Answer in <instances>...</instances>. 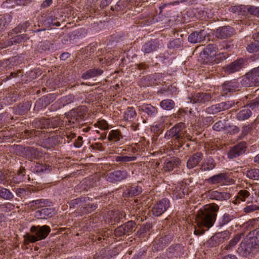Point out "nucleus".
I'll use <instances>...</instances> for the list:
<instances>
[{
	"mask_svg": "<svg viewBox=\"0 0 259 259\" xmlns=\"http://www.w3.org/2000/svg\"><path fill=\"white\" fill-rule=\"evenodd\" d=\"M219 209V206L217 204L211 203L205 205L203 209L198 211L195 219V235H203L213 226Z\"/></svg>",
	"mask_w": 259,
	"mask_h": 259,
	"instance_id": "f257e3e1",
	"label": "nucleus"
},
{
	"mask_svg": "<svg viewBox=\"0 0 259 259\" xmlns=\"http://www.w3.org/2000/svg\"><path fill=\"white\" fill-rule=\"evenodd\" d=\"M167 139H172L178 143L179 146L182 147L186 140L192 141L191 135L187 133L185 123L181 122L167 131L165 134Z\"/></svg>",
	"mask_w": 259,
	"mask_h": 259,
	"instance_id": "f03ea898",
	"label": "nucleus"
},
{
	"mask_svg": "<svg viewBox=\"0 0 259 259\" xmlns=\"http://www.w3.org/2000/svg\"><path fill=\"white\" fill-rule=\"evenodd\" d=\"M31 234H27L25 236V243H34L36 241L45 239L51 232V228L47 225L32 226L30 228Z\"/></svg>",
	"mask_w": 259,
	"mask_h": 259,
	"instance_id": "7ed1b4c3",
	"label": "nucleus"
},
{
	"mask_svg": "<svg viewBox=\"0 0 259 259\" xmlns=\"http://www.w3.org/2000/svg\"><path fill=\"white\" fill-rule=\"evenodd\" d=\"M137 152L135 148L128 147L127 149H123L120 154L113 156L112 161L117 162L120 166H125L128 162L137 160Z\"/></svg>",
	"mask_w": 259,
	"mask_h": 259,
	"instance_id": "20e7f679",
	"label": "nucleus"
},
{
	"mask_svg": "<svg viewBox=\"0 0 259 259\" xmlns=\"http://www.w3.org/2000/svg\"><path fill=\"white\" fill-rule=\"evenodd\" d=\"M259 251V246L248 238L243 240L238 248L239 254L244 257H252Z\"/></svg>",
	"mask_w": 259,
	"mask_h": 259,
	"instance_id": "39448f33",
	"label": "nucleus"
},
{
	"mask_svg": "<svg viewBox=\"0 0 259 259\" xmlns=\"http://www.w3.org/2000/svg\"><path fill=\"white\" fill-rule=\"evenodd\" d=\"M88 111L87 108L81 106L70 112V117L68 120V125L71 127H77L80 121L84 120Z\"/></svg>",
	"mask_w": 259,
	"mask_h": 259,
	"instance_id": "423d86ee",
	"label": "nucleus"
},
{
	"mask_svg": "<svg viewBox=\"0 0 259 259\" xmlns=\"http://www.w3.org/2000/svg\"><path fill=\"white\" fill-rule=\"evenodd\" d=\"M240 83L245 87L259 86V66L246 73L242 77Z\"/></svg>",
	"mask_w": 259,
	"mask_h": 259,
	"instance_id": "0eeeda50",
	"label": "nucleus"
},
{
	"mask_svg": "<svg viewBox=\"0 0 259 259\" xmlns=\"http://www.w3.org/2000/svg\"><path fill=\"white\" fill-rule=\"evenodd\" d=\"M207 183L215 185H227L233 184L234 180L230 179L226 173H220L206 179Z\"/></svg>",
	"mask_w": 259,
	"mask_h": 259,
	"instance_id": "6e6552de",
	"label": "nucleus"
},
{
	"mask_svg": "<svg viewBox=\"0 0 259 259\" xmlns=\"http://www.w3.org/2000/svg\"><path fill=\"white\" fill-rule=\"evenodd\" d=\"M219 48L215 44L207 45L201 52L200 56L206 63H213V59L218 53Z\"/></svg>",
	"mask_w": 259,
	"mask_h": 259,
	"instance_id": "1a4fd4ad",
	"label": "nucleus"
},
{
	"mask_svg": "<svg viewBox=\"0 0 259 259\" xmlns=\"http://www.w3.org/2000/svg\"><path fill=\"white\" fill-rule=\"evenodd\" d=\"M129 175L125 170H115L105 175V180L111 183L121 182L126 179Z\"/></svg>",
	"mask_w": 259,
	"mask_h": 259,
	"instance_id": "9d476101",
	"label": "nucleus"
},
{
	"mask_svg": "<svg viewBox=\"0 0 259 259\" xmlns=\"http://www.w3.org/2000/svg\"><path fill=\"white\" fill-rule=\"evenodd\" d=\"M189 185L184 182H181L175 186L173 190L172 197L174 199H181L189 194Z\"/></svg>",
	"mask_w": 259,
	"mask_h": 259,
	"instance_id": "9b49d317",
	"label": "nucleus"
},
{
	"mask_svg": "<svg viewBox=\"0 0 259 259\" xmlns=\"http://www.w3.org/2000/svg\"><path fill=\"white\" fill-rule=\"evenodd\" d=\"M169 206V200L166 198H163L153 206L152 209V214L155 217L160 216L168 208Z\"/></svg>",
	"mask_w": 259,
	"mask_h": 259,
	"instance_id": "f8f14e48",
	"label": "nucleus"
},
{
	"mask_svg": "<svg viewBox=\"0 0 259 259\" xmlns=\"http://www.w3.org/2000/svg\"><path fill=\"white\" fill-rule=\"evenodd\" d=\"M125 217L124 212L120 210H112L109 211L105 218V221L111 225L119 223L120 220Z\"/></svg>",
	"mask_w": 259,
	"mask_h": 259,
	"instance_id": "ddd939ff",
	"label": "nucleus"
},
{
	"mask_svg": "<svg viewBox=\"0 0 259 259\" xmlns=\"http://www.w3.org/2000/svg\"><path fill=\"white\" fill-rule=\"evenodd\" d=\"M229 236V232L227 231L217 233L209 239L207 244L210 247L216 246L223 243L225 240L228 239Z\"/></svg>",
	"mask_w": 259,
	"mask_h": 259,
	"instance_id": "4468645a",
	"label": "nucleus"
},
{
	"mask_svg": "<svg viewBox=\"0 0 259 259\" xmlns=\"http://www.w3.org/2000/svg\"><path fill=\"white\" fill-rule=\"evenodd\" d=\"M234 105V102L232 101L221 102L207 108L205 111L208 114H216L222 111L226 110L230 108L233 107Z\"/></svg>",
	"mask_w": 259,
	"mask_h": 259,
	"instance_id": "2eb2a0df",
	"label": "nucleus"
},
{
	"mask_svg": "<svg viewBox=\"0 0 259 259\" xmlns=\"http://www.w3.org/2000/svg\"><path fill=\"white\" fill-rule=\"evenodd\" d=\"M212 96L208 93H195L189 97L190 102L193 104H205L211 100Z\"/></svg>",
	"mask_w": 259,
	"mask_h": 259,
	"instance_id": "dca6fc26",
	"label": "nucleus"
},
{
	"mask_svg": "<svg viewBox=\"0 0 259 259\" xmlns=\"http://www.w3.org/2000/svg\"><path fill=\"white\" fill-rule=\"evenodd\" d=\"M246 143L241 142L238 143L231 148L228 153V157L230 159H233L243 154L246 148Z\"/></svg>",
	"mask_w": 259,
	"mask_h": 259,
	"instance_id": "f3484780",
	"label": "nucleus"
},
{
	"mask_svg": "<svg viewBox=\"0 0 259 259\" xmlns=\"http://www.w3.org/2000/svg\"><path fill=\"white\" fill-rule=\"evenodd\" d=\"M203 154L200 152H197L191 155L186 162V166L188 169H191L196 167L202 160Z\"/></svg>",
	"mask_w": 259,
	"mask_h": 259,
	"instance_id": "a211bd4d",
	"label": "nucleus"
},
{
	"mask_svg": "<svg viewBox=\"0 0 259 259\" xmlns=\"http://www.w3.org/2000/svg\"><path fill=\"white\" fill-rule=\"evenodd\" d=\"M239 83L237 81L233 80L226 81L222 86V96L226 95L228 93H232L239 90Z\"/></svg>",
	"mask_w": 259,
	"mask_h": 259,
	"instance_id": "6ab92c4d",
	"label": "nucleus"
},
{
	"mask_svg": "<svg viewBox=\"0 0 259 259\" xmlns=\"http://www.w3.org/2000/svg\"><path fill=\"white\" fill-rule=\"evenodd\" d=\"M246 63V61L243 59H238L225 68V71L228 74H232L239 71Z\"/></svg>",
	"mask_w": 259,
	"mask_h": 259,
	"instance_id": "aec40b11",
	"label": "nucleus"
},
{
	"mask_svg": "<svg viewBox=\"0 0 259 259\" xmlns=\"http://www.w3.org/2000/svg\"><path fill=\"white\" fill-rule=\"evenodd\" d=\"M207 33L204 30H200L192 32L188 36L189 42L193 44L201 42L205 40Z\"/></svg>",
	"mask_w": 259,
	"mask_h": 259,
	"instance_id": "412c9836",
	"label": "nucleus"
},
{
	"mask_svg": "<svg viewBox=\"0 0 259 259\" xmlns=\"http://www.w3.org/2000/svg\"><path fill=\"white\" fill-rule=\"evenodd\" d=\"M181 163V160L177 157H171L166 159L163 164V170L170 171L178 167Z\"/></svg>",
	"mask_w": 259,
	"mask_h": 259,
	"instance_id": "4be33fe9",
	"label": "nucleus"
},
{
	"mask_svg": "<svg viewBox=\"0 0 259 259\" xmlns=\"http://www.w3.org/2000/svg\"><path fill=\"white\" fill-rule=\"evenodd\" d=\"M234 30L230 26H224L217 29L215 36L217 38L224 39L233 35Z\"/></svg>",
	"mask_w": 259,
	"mask_h": 259,
	"instance_id": "5701e85b",
	"label": "nucleus"
},
{
	"mask_svg": "<svg viewBox=\"0 0 259 259\" xmlns=\"http://www.w3.org/2000/svg\"><path fill=\"white\" fill-rule=\"evenodd\" d=\"M51 202L48 199H40L30 201L28 203V207L33 210L41 207L50 206Z\"/></svg>",
	"mask_w": 259,
	"mask_h": 259,
	"instance_id": "b1692460",
	"label": "nucleus"
},
{
	"mask_svg": "<svg viewBox=\"0 0 259 259\" xmlns=\"http://www.w3.org/2000/svg\"><path fill=\"white\" fill-rule=\"evenodd\" d=\"M208 196L210 199L218 201L226 200L231 197L229 193L219 192L218 191H209Z\"/></svg>",
	"mask_w": 259,
	"mask_h": 259,
	"instance_id": "393cba45",
	"label": "nucleus"
},
{
	"mask_svg": "<svg viewBox=\"0 0 259 259\" xmlns=\"http://www.w3.org/2000/svg\"><path fill=\"white\" fill-rule=\"evenodd\" d=\"M216 166L215 160L211 157H209L203 161L199 165V170L202 171H210Z\"/></svg>",
	"mask_w": 259,
	"mask_h": 259,
	"instance_id": "a878e982",
	"label": "nucleus"
},
{
	"mask_svg": "<svg viewBox=\"0 0 259 259\" xmlns=\"http://www.w3.org/2000/svg\"><path fill=\"white\" fill-rule=\"evenodd\" d=\"M103 73V70L100 68H91L83 72L81 75V77L84 79H89L99 76L101 75Z\"/></svg>",
	"mask_w": 259,
	"mask_h": 259,
	"instance_id": "bb28decb",
	"label": "nucleus"
},
{
	"mask_svg": "<svg viewBox=\"0 0 259 259\" xmlns=\"http://www.w3.org/2000/svg\"><path fill=\"white\" fill-rule=\"evenodd\" d=\"M183 248L182 246L179 245H176L169 248L167 252V255L168 257L170 258H177L183 255Z\"/></svg>",
	"mask_w": 259,
	"mask_h": 259,
	"instance_id": "cd10ccee",
	"label": "nucleus"
},
{
	"mask_svg": "<svg viewBox=\"0 0 259 259\" xmlns=\"http://www.w3.org/2000/svg\"><path fill=\"white\" fill-rule=\"evenodd\" d=\"M54 213L53 208H44L37 210L35 212V217L38 219H45L47 218H51Z\"/></svg>",
	"mask_w": 259,
	"mask_h": 259,
	"instance_id": "c85d7f7f",
	"label": "nucleus"
},
{
	"mask_svg": "<svg viewBox=\"0 0 259 259\" xmlns=\"http://www.w3.org/2000/svg\"><path fill=\"white\" fill-rule=\"evenodd\" d=\"M159 48L158 41L155 39L146 42L142 47V51L145 53H150L157 50Z\"/></svg>",
	"mask_w": 259,
	"mask_h": 259,
	"instance_id": "c756f323",
	"label": "nucleus"
},
{
	"mask_svg": "<svg viewBox=\"0 0 259 259\" xmlns=\"http://www.w3.org/2000/svg\"><path fill=\"white\" fill-rule=\"evenodd\" d=\"M142 192L141 187L137 185H132L127 188L123 192V196L125 197H134L139 195Z\"/></svg>",
	"mask_w": 259,
	"mask_h": 259,
	"instance_id": "7c9ffc66",
	"label": "nucleus"
},
{
	"mask_svg": "<svg viewBox=\"0 0 259 259\" xmlns=\"http://www.w3.org/2000/svg\"><path fill=\"white\" fill-rule=\"evenodd\" d=\"M139 109L146 113L150 117L156 116L158 113L157 108L151 104H143L139 107Z\"/></svg>",
	"mask_w": 259,
	"mask_h": 259,
	"instance_id": "2f4dec72",
	"label": "nucleus"
},
{
	"mask_svg": "<svg viewBox=\"0 0 259 259\" xmlns=\"http://www.w3.org/2000/svg\"><path fill=\"white\" fill-rule=\"evenodd\" d=\"M58 124V123L54 119L44 118L39 121L40 128H55Z\"/></svg>",
	"mask_w": 259,
	"mask_h": 259,
	"instance_id": "473e14b6",
	"label": "nucleus"
},
{
	"mask_svg": "<svg viewBox=\"0 0 259 259\" xmlns=\"http://www.w3.org/2000/svg\"><path fill=\"white\" fill-rule=\"evenodd\" d=\"M250 192L246 190H240L237 195L235 196V199L232 202L234 204H238L240 203L241 201L244 202L246 199L250 196Z\"/></svg>",
	"mask_w": 259,
	"mask_h": 259,
	"instance_id": "72a5a7b5",
	"label": "nucleus"
},
{
	"mask_svg": "<svg viewBox=\"0 0 259 259\" xmlns=\"http://www.w3.org/2000/svg\"><path fill=\"white\" fill-rule=\"evenodd\" d=\"M247 5L233 6L229 8V11L239 15L247 16Z\"/></svg>",
	"mask_w": 259,
	"mask_h": 259,
	"instance_id": "f704fd0d",
	"label": "nucleus"
},
{
	"mask_svg": "<svg viewBox=\"0 0 259 259\" xmlns=\"http://www.w3.org/2000/svg\"><path fill=\"white\" fill-rule=\"evenodd\" d=\"M137 113L133 107H128L124 112L123 118L127 121H133L136 118Z\"/></svg>",
	"mask_w": 259,
	"mask_h": 259,
	"instance_id": "c9c22d12",
	"label": "nucleus"
},
{
	"mask_svg": "<svg viewBox=\"0 0 259 259\" xmlns=\"http://www.w3.org/2000/svg\"><path fill=\"white\" fill-rule=\"evenodd\" d=\"M122 138V134L119 130H111L109 133L108 140L110 142H117Z\"/></svg>",
	"mask_w": 259,
	"mask_h": 259,
	"instance_id": "e433bc0d",
	"label": "nucleus"
},
{
	"mask_svg": "<svg viewBox=\"0 0 259 259\" xmlns=\"http://www.w3.org/2000/svg\"><path fill=\"white\" fill-rule=\"evenodd\" d=\"M33 189H31L29 188H17L15 191L16 195L21 198H26V197L29 196L32 192H33Z\"/></svg>",
	"mask_w": 259,
	"mask_h": 259,
	"instance_id": "4c0bfd02",
	"label": "nucleus"
},
{
	"mask_svg": "<svg viewBox=\"0 0 259 259\" xmlns=\"http://www.w3.org/2000/svg\"><path fill=\"white\" fill-rule=\"evenodd\" d=\"M252 112L249 109L244 108L237 113L236 118L238 120H244L249 118Z\"/></svg>",
	"mask_w": 259,
	"mask_h": 259,
	"instance_id": "58836bf2",
	"label": "nucleus"
},
{
	"mask_svg": "<svg viewBox=\"0 0 259 259\" xmlns=\"http://www.w3.org/2000/svg\"><path fill=\"white\" fill-rule=\"evenodd\" d=\"M171 240V237L170 235H165L164 237H162L159 239L155 240L154 243L159 245V246L157 247V248H158V249H160L164 247L166 244H167L168 242L170 241Z\"/></svg>",
	"mask_w": 259,
	"mask_h": 259,
	"instance_id": "ea45409f",
	"label": "nucleus"
},
{
	"mask_svg": "<svg viewBox=\"0 0 259 259\" xmlns=\"http://www.w3.org/2000/svg\"><path fill=\"white\" fill-rule=\"evenodd\" d=\"M57 141L55 137H49L42 142V146L46 149H51L56 145Z\"/></svg>",
	"mask_w": 259,
	"mask_h": 259,
	"instance_id": "a19ab883",
	"label": "nucleus"
},
{
	"mask_svg": "<svg viewBox=\"0 0 259 259\" xmlns=\"http://www.w3.org/2000/svg\"><path fill=\"white\" fill-rule=\"evenodd\" d=\"M12 16L9 14L0 15V31L4 30L5 28L12 20Z\"/></svg>",
	"mask_w": 259,
	"mask_h": 259,
	"instance_id": "79ce46f5",
	"label": "nucleus"
},
{
	"mask_svg": "<svg viewBox=\"0 0 259 259\" xmlns=\"http://www.w3.org/2000/svg\"><path fill=\"white\" fill-rule=\"evenodd\" d=\"M159 105L163 110H170L174 108L175 103L171 99H164L160 102Z\"/></svg>",
	"mask_w": 259,
	"mask_h": 259,
	"instance_id": "37998d69",
	"label": "nucleus"
},
{
	"mask_svg": "<svg viewBox=\"0 0 259 259\" xmlns=\"http://www.w3.org/2000/svg\"><path fill=\"white\" fill-rule=\"evenodd\" d=\"M136 225V224L135 222L130 221L121 226L124 229L126 235H129L130 233L133 232L135 230Z\"/></svg>",
	"mask_w": 259,
	"mask_h": 259,
	"instance_id": "c03bdc74",
	"label": "nucleus"
},
{
	"mask_svg": "<svg viewBox=\"0 0 259 259\" xmlns=\"http://www.w3.org/2000/svg\"><path fill=\"white\" fill-rule=\"evenodd\" d=\"M136 225V224L135 222L130 221L121 226L124 229L126 235H129L130 233L133 232L135 230Z\"/></svg>",
	"mask_w": 259,
	"mask_h": 259,
	"instance_id": "a18cd8bd",
	"label": "nucleus"
},
{
	"mask_svg": "<svg viewBox=\"0 0 259 259\" xmlns=\"http://www.w3.org/2000/svg\"><path fill=\"white\" fill-rule=\"evenodd\" d=\"M246 176L249 179L259 180V168H254L247 170L246 172Z\"/></svg>",
	"mask_w": 259,
	"mask_h": 259,
	"instance_id": "49530a36",
	"label": "nucleus"
},
{
	"mask_svg": "<svg viewBox=\"0 0 259 259\" xmlns=\"http://www.w3.org/2000/svg\"><path fill=\"white\" fill-rule=\"evenodd\" d=\"M89 200V197H82L80 198H77L74 199L72 200L69 202V205L70 207L71 208H74L77 205H79V206H81L82 208V206L83 205H82L83 202H85V201Z\"/></svg>",
	"mask_w": 259,
	"mask_h": 259,
	"instance_id": "de8ad7c7",
	"label": "nucleus"
},
{
	"mask_svg": "<svg viewBox=\"0 0 259 259\" xmlns=\"http://www.w3.org/2000/svg\"><path fill=\"white\" fill-rule=\"evenodd\" d=\"M13 194L8 189L0 187V197L5 200H11L14 198Z\"/></svg>",
	"mask_w": 259,
	"mask_h": 259,
	"instance_id": "09e8293b",
	"label": "nucleus"
},
{
	"mask_svg": "<svg viewBox=\"0 0 259 259\" xmlns=\"http://www.w3.org/2000/svg\"><path fill=\"white\" fill-rule=\"evenodd\" d=\"M25 169L24 168H20L18 171L17 175L14 177V181L19 183L21 182L25 181Z\"/></svg>",
	"mask_w": 259,
	"mask_h": 259,
	"instance_id": "8fccbe9b",
	"label": "nucleus"
},
{
	"mask_svg": "<svg viewBox=\"0 0 259 259\" xmlns=\"http://www.w3.org/2000/svg\"><path fill=\"white\" fill-rule=\"evenodd\" d=\"M246 50L249 53L256 52L259 51V44L253 39V41L246 47Z\"/></svg>",
	"mask_w": 259,
	"mask_h": 259,
	"instance_id": "3c124183",
	"label": "nucleus"
},
{
	"mask_svg": "<svg viewBox=\"0 0 259 259\" xmlns=\"http://www.w3.org/2000/svg\"><path fill=\"white\" fill-rule=\"evenodd\" d=\"M243 235V234H236L234 237L230 241L229 244L225 247L226 249L228 250L234 247L240 241Z\"/></svg>",
	"mask_w": 259,
	"mask_h": 259,
	"instance_id": "603ef678",
	"label": "nucleus"
},
{
	"mask_svg": "<svg viewBox=\"0 0 259 259\" xmlns=\"http://www.w3.org/2000/svg\"><path fill=\"white\" fill-rule=\"evenodd\" d=\"M29 153L31 155L33 158L39 159L42 157L43 152L40 148H30L29 149Z\"/></svg>",
	"mask_w": 259,
	"mask_h": 259,
	"instance_id": "864d4df0",
	"label": "nucleus"
},
{
	"mask_svg": "<svg viewBox=\"0 0 259 259\" xmlns=\"http://www.w3.org/2000/svg\"><path fill=\"white\" fill-rule=\"evenodd\" d=\"M228 57V54L226 53H216L215 57L213 59L214 60L213 61V63L211 64H218L221 62L225 60Z\"/></svg>",
	"mask_w": 259,
	"mask_h": 259,
	"instance_id": "5fc2aeb1",
	"label": "nucleus"
},
{
	"mask_svg": "<svg viewBox=\"0 0 259 259\" xmlns=\"http://www.w3.org/2000/svg\"><path fill=\"white\" fill-rule=\"evenodd\" d=\"M248 14L259 17V7L247 5V16Z\"/></svg>",
	"mask_w": 259,
	"mask_h": 259,
	"instance_id": "6e6d98bb",
	"label": "nucleus"
},
{
	"mask_svg": "<svg viewBox=\"0 0 259 259\" xmlns=\"http://www.w3.org/2000/svg\"><path fill=\"white\" fill-rule=\"evenodd\" d=\"M97 205L95 204H88L83 205L81 211L82 213H89L95 210L97 208Z\"/></svg>",
	"mask_w": 259,
	"mask_h": 259,
	"instance_id": "4d7b16f0",
	"label": "nucleus"
},
{
	"mask_svg": "<svg viewBox=\"0 0 259 259\" xmlns=\"http://www.w3.org/2000/svg\"><path fill=\"white\" fill-rule=\"evenodd\" d=\"M243 209V211L246 213L252 212L255 210H259V205L254 204L252 203H248Z\"/></svg>",
	"mask_w": 259,
	"mask_h": 259,
	"instance_id": "13d9d810",
	"label": "nucleus"
},
{
	"mask_svg": "<svg viewBox=\"0 0 259 259\" xmlns=\"http://www.w3.org/2000/svg\"><path fill=\"white\" fill-rule=\"evenodd\" d=\"M226 122L225 120H219V121L217 122L213 126V129L214 131H221L225 128L226 125H225Z\"/></svg>",
	"mask_w": 259,
	"mask_h": 259,
	"instance_id": "bf43d9fd",
	"label": "nucleus"
},
{
	"mask_svg": "<svg viewBox=\"0 0 259 259\" xmlns=\"http://www.w3.org/2000/svg\"><path fill=\"white\" fill-rule=\"evenodd\" d=\"M234 45L231 41H223L219 45L220 50H226L230 51L234 48Z\"/></svg>",
	"mask_w": 259,
	"mask_h": 259,
	"instance_id": "052dcab7",
	"label": "nucleus"
},
{
	"mask_svg": "<svg viewBox=\"0 0 259 259\" xmlns=\"http://www.w3.org/2000/svg\"><path fill=\"white\" fill-rule=\"evenodd\" d=\"M181 41L180 39H175L170 41L168 44V48L171 49H178L181 47Z\"/></svg>",
	"mask_w": 259,
	"mask_h": 259,
	"instance_id": "680f3d73",
	"label": "nucleus"
},
{
	"mask_svg": "<svg viewBox=\"0 0 259 259\" xmlns=\"http://www.w3.org/2000/svg\"><path fill=\"white\" fill-rule=\"evenodd\" d=\"M16 5H18L17 0H6L2 6L4 8H13Z\"/></svg>",
	"mask_w": 259,
	"mask_h": 259,
	"instance_id": "e2e57ef3",
	"label": "nucleus"
},
{
	"mask_svg": "<svg viewBox=\"0 0 259 259\" xmlns=\"http://www.w3.org/2000/svg\"><path fill=\"white\" fill-rule=\"evenodd\" d=\"M51 44L49 41L41 42L38 45L39 50L42 52L48 51L50 49Z\"/></svg>",
	"mask_w": 259,
	"mask_h": 259,
	"instance_id": "0e129e2a",
	"label": "nucleus"
},
{
	"mask_svg": "<svg viewBox=\"0 0 259 259\" xmlns=\"http://www.w3.org/2000/svg\"><path fill=\"white\" fill-rule=\"evenodd\" d=\"M96 127H98L101 130H107L108 128V124L107 121L104 119L99 120L95 124Z\"/></svg>",
	"mask_w": 259,
	"mask_h": 259,
	"instance_id": "69168bd1",
	"label": "nucleus"
},
{
	"mask_svg": "<svg viewBox=\"0 0 259 259\" xmlns=\"http://www.w3.org/2000/svg\"><path fill=\"white\" fill-rule=\"evenodd\" d=\"M149 143L144 138H141L139 143H136L137 147L141 150H144L149 145Z\"/></svg>",
	"mask_w": 259,
	"mask_h": 259,
	"instance_id": "338daca9",
	"label": "nucleus"
},
{
	"mask_svg": "<svg viewBox=\"0 0 259 259\" xmlns=\"http://www.w3.org/2000/svg\"><path fill=\"white\" fill-rule=\"evenodd\" d=\"M247 106L252 109L256 108L259 106V98L249 101Z\"/></svg>",
	"mask_w": 259,
	"mask_h": 259,
	"instance_id": "774afa93",
	"label": "nucleus"
}]
</instances>
